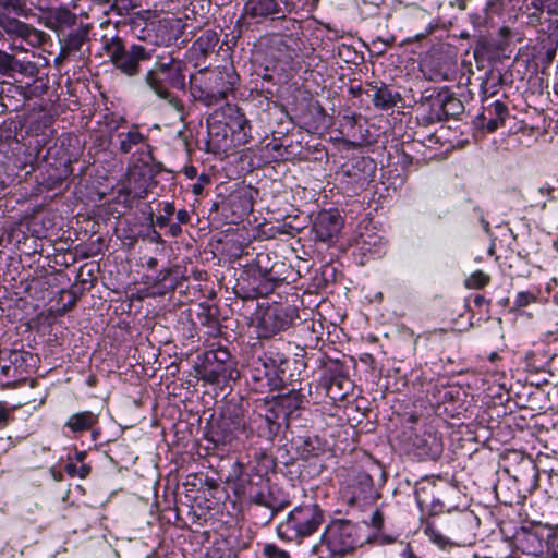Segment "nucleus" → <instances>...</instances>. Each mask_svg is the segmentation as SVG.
Masks as SVG:
<instances>
[{
  "mask_svg": "<svg viewBox=\"0 0 558 558\" xmlns=\"http://www.w3.org/2000/svg\"><path fill=\"white\" fill-rule=\"evenodd\" d=\"M98 422V415L93 413L92 411H83L72 414L65 426L70 428L71 432L77 434L92 429Z\"/></svg>",
  "mask_w": 558,
  "mask_h": 558,
  "instance_id": "15",
  "label": "nucleus"
},
{
  "mask_svg": "<svg viewBox=\"0 0 558 558\" xmlns=\"http://www.w3.org/2000/svg\"><path fill=\"white\" fill-rule=\"evenodd\" d=\"M515 542L517 547L525 555L538 557L544 553V541L536 532L522 530L517 534Z\"/></svg>",
  "mask_w": 558,
  "mask_h": 558,
  "instance_id": "11",
  "label": "nucleus"
},
{
  "mask_svg": "<svg viewBox=\"0 0 558 558\" xmlns=\"http://www.w3.org/2000/svg\"><path fill=\"white\" fill-rule=\"evenodd\" d=\"M156 263H157V260H156L155 258H150V259L148 260V265H149L150 267L155 266V265H156Z\"/></svg>",
  "mask_w": 558,
  "mask_h": 558,
  "instance_id": "42",
  "label": "nucleus"
},
{
  "mask_svg": "<svg viewBox=\"0 0 558 558\" xmlns=\"http://www.w3.org/2000/svg\"><path fill=\"white\" fill-rule=\"evenodd\" d=\"M86 36V32L83 31L71 32L63 41L61 56L65 57L71 52L78 51L85 43Z\"/></svg>",
  "mask_w": 558,
  "mask_h": 558,
  "instance_id": "18",
  "label": "nucleus"
},
{
  "mask_svg": "<svg viewBox=\"0 0 558 558\" xmlns=\"http://www.w3.org/2000/svg\"><path fill=\"white\" fill-rule=\"evenodd\" d=\"M236 76L227 70L216 69L206 74L205 97L209 104L225 100L233 90Z\"/></svg>",
  "mask_w": 558,
  "mask_h": 558,
  "instance_id": "6",
  "label": "nucleus"
},
{
  "mask_svg": "<svg viewBox=\"0 0 558 558\" xmlns=\"http://www.w3.org/2000/svg\"><path fill=\"white\" fill-rule=\"evenodd\" d=\"M202 190H203V187H202V185H199V184H195V185L193 186V192H194L195 194H199V193L202 192Z\"/></svg>",
  "mask_w": 558,
  "mask_h": 558,
  "instance_id": "40",
  "label": "nucleus"
},
{
  "mask_svg": "<svg viewBox=\"0 0 558 558\" xmlns=\"http://www.w3.org/2000/svg\"><path fill=\"white\" fill-rule=\"evenodd\" d=\"M538 193L541 195H547L548 197H553L554 186L545 183L543 186L538 189Z\"/></svg>",
  "mask_w": 558,
  "mask_h": 558,
  "instance_id": "31",
  "label": "nucleus"
},
{
  "mask_svg": "<svg viewBox=\"0 0 558 558\" xmlns=\"http://www.w3.org/2000/svg\"><path fill=\"white\" fill-rule=\"evenodd\" d=\"M314 228L319 240L330 241L340 232L342 219L337 213L324 211L317 217Z\"/></svg>",
  "mask_w": 558,
  "mask_h": 558,
  "instance_id": "8",
  "label": "nucleus"
},
{
  "mask_svg": "<svg viewBox=\"0 0 558 558\" xmlns=\"http://www.w3.org/2000/svg\"><path fill=\"white\" fill-rule=\"evenodd\" d=\"M324 520V511L316 504L299 506L277 526V534L281 539L300 542L315 533Z\"/></svg>",
  "mask_w": 558,
  "mask_h": 558,
  "instance_id": "2",
  "label": "nucleus"
},
{
  "mask_svg": "<svg viewBox=\"0 0 558 558\" xmlns=\"http://www.w3.org/2000/svg\"><path fill=\"white\" fill-rule=\"evenodd\" d=\"M424 534L440 548H445L450 543L449 538L444 536L430 522L424 526Z\"/></svg>",
  "mask_w": 558,
  "mask_h": 558,
  "instance_id": "21",
  "label": "nucleus"
},
{
  "mask_svg": "<svg viewBox=\"0 0 558 558\" xmlns=\"http://www.w3.org/2000/svg\"><path fill=\"white\" fill-rule=\"evenodd\" d=\"M66 472L71 476L77 475V466L75 464H68Z\"/></svg>",
  "mask_w": 558,
  "mask_h": 558,
  "instance_id": "36",
  "label": "nucleus"
},
{
  "mask_svg": "<svg viewBox=\"0 0 558 558\" xmlns=\"http://www.w3.org/2000/svg\"><path fill=\"white\" fill-rule=\"evenodd\" d=\"M225 124L230 131L235 134H242V137L246 140L248 136V130L251 129L248 120L244 112L236 106H228L223 112Z\"/></svg>",
  "mask_w": 558,
  "mask_h": 558,
  "instance_id": "12",
  "label": "nucleus"
},
{
  "mask_svg": "<svg viewBox=\"0 0 558 558\" xmlns=\"http://www.w3.org/2000/svg\"><path fill=\"white\" fill-rule=\"evenodd\" d=\"M195 174H196L195 168L191 167V168L186 169V175L189 178H193Z\"/></svg>",
  "mask_w": 558,
  "mask_h": 558,
  "instance_id": "39",
  "label": "nucleus"
},
{
  "mask_svg": "<svg viewBox=\"0 0 558 558\" xmlns=\"http://www.w3.org/2000/svg\"><path fill=\"white\" fill-rule=\"evenodd\" d=\"M457 1H458V7L460 9H464L465 8L464 0H457Z\"/></svg>",
  "mask_w": 558,
  "mask_h": 558,
  "instance_id": "41",
  "label": "nucleus"
},
{
  "mask_svg": "<svg viewBox=\"0 0 558 558\" xmlns=\"http://www.w3.org/2000/svg\"><path fill=\"white\" fill-rule=\"evenodd\" d=\"M15 13L20 16L27 15V7L25 0H0V15Z\"/></svg>",
  "mask_w": 558,
  "mask_h": 558,
  "instance_id": "20",
  "label": "nucleus"
},
{
  "mask_svg": "<svg viewBox=\"0 0 558 558\" xmlns=\"http://www.w3.org/2000/svg\"><path fill=\"white\" fill-rule=\"evenodd\" d=\"M484 228H485L486 231H488L489 225L487 222H485Z\"/></svg>",
  "mask_w": 558,
  "mask_h": 558,
  "instance_id": "47",
  "label": "nucleus"
},
{
  "mask_svg": "<svg viewBox=\"0 0 558 558\" xmlns=\"http://www.w3.org/2000/svg\"><path fill=\"white\" fill-rule=\"evenodd\" d=\"M535 300H536V298L533 293L522 291L517 294L515 300H514V306L518 308L525 307V306L530 305L531 303L535 302Z\"/></svg>",
  "mask_w": 558,
  "mask_h": 558,
  "instance_id": "26",
  "label": "nucleus"
},
{
  "mask_svg": "<svg viewBox=\"0 0 558 558\" xmlns=\"http://www.w3.org/2000/svg\"><path fill=\"white\" fill-rule=\"evenodd\" d=\"M557 250H558V242L556 243Z\"/></svg>",
  "mask_w": 558,
  "mask_h": 558,
  "instance_id": "49",
  "label": "nucleus"
},
{
  "mask_svg": "<svg viewBox=\"0 0 558 558\" xmlns=\"http://www.w3.org/2000/svg\"><path fill=\"white\" fill-rule=\"evenodd\" d=\"M182 68V63L172 57H168L167 60H158L154 68L146 73V84L157 96L167 99L170 95L163 84L165 82L178 89L185 87Z\"/></svg>",
  "mask_w": 558,
  "mask_h": 558,
  "instance_id": "3",
  "label": "nucleus"
},
{
  "mask_svg": "<svg viewBox=\"0 0 558 558\" xmlns=\"http://www.w3.org/2000/svg\"><path fill=\"white\" fill-rule=\"evenodd\" d=\"M482 300H483V298H482V296H477V298L475 299V302H476L477 304H480V303H482Z\"/></svg>",
  "mask_w": 558,
  "mask_h": 558,
  "instance_id": "44",
  "label": "nucleus"
},
{
  "mask_svg": "<svg viewBox=\"0 0 558 558\" xmlns=\"http://www.w3.org/2000/svg\"><path fill=\"white\" fill-rule=\"evenodd\" d=\"M90 469L89 466L87 465H81L80 468H77V475L81 477V478H84L88 475Z\"/></svg>",
  "mask_w": 558,
  "mask_h": 558,
  "instance_id": "33",
  "label": "nucleus"
},
{
  "mask_svg": "<svg viewBox=\"0 0 558 558\" xmlns=\"http://www.w3.org/2000/svg\"><path fill=\"white\" fill-rule=\"evenodd\" d=\"M234 437L233 430L221 436V438H218V441H221L222 444L230 442Z\"/></svg>",
  "mask_w": 558,
  "mask_h": 558,
  "instance_id": "35",
  "label": "nucleus"
},
{
  "mask_svg": "<svg viewBox=\"0 0 558 558\" xmlns=\"http://www.w3.org/2000/svg\"><path fill=\"white\" fill-rule=\"evenodd\" d=\"M300 404H301V399H300L299 393H296V392H292V393L281 397V405L282 407L296 409L300 407Z\"/></svg>",
  "mask_w": 558,
  "mask_h": 558,
  "instance_id": "27",
  "label": "nucleus"
},
{
  "mask_svg": "<svg viewBox=\"0 0 558 558\" xmlns=\"http://www.w3.org/2000/svg\"><path fill=\"white\" fill-rule=\"evenodd\" d=\"M37 1H38V3H40L43 0H37Z\"/></svg>",
  "mask_w": 558,
  "mask_h": 558,
  "instance_id": "48",
  "label": "nucleus"
},
{
  "mask_svg": "<svg viewBox=\"0 0 558 558\" xmlns=\"http://www.w3.org/2000/svg\"><path fill=\"white\" fill-rule=\"evenodd\" d=\"M253 501L256 505L266 507L271 510V517L275 515L278 511L282 509V506L280 502H278L275 498H272L269 490H259L256 494L253 495Z\"/></svg>",
  "mask_w": 558,
  "mask_h": 558,
  "instance_id": "19",
  "label": "nucleus"
},
{
  "mask_svg": "<svg viewBox=\"0 0 558 558\" xmlns=\"http://www.w3.org/2000/svg\"><path fill=\"white\" fill-rule=\"evenodd\" d=\"M119 148L123 154H128L132 150L134 146H137L145 142V136L138 131L136 126L132 128L128 132L119 133Z\"/></svg>",
  "mask_w": 558,
  "mask_h": 558,
  "instance_id": "17",
  "label": "nucleus"
},
{
  "mask_svg": "<svg viewBox=\"0 0 558 558\" xmlns=\"http://www.w3.org/2000/svg\"><path fill=\"white\" fill-rule=\"evenodd\" d=\"M482 116L487 119L486 129L494 132L504 125L508 116V108L502 101L496 100L484 109Z\"/></svg>",
  "mask_w": 558,
  "mask_h": 558,
  "instance_id": "13",
  "label": "nucleus"
},
{
  "mask_svg": "<svg viewBox=\"0 0 558 558\" xmlns=\"http://www.w3.org/2000/svg\"><path fill=\"white\" fill-rule=\"evenodd\" d=\"M175 211V208H174V205L172 203H166L163 205V215H159L157 218H156V223L159 226V227H166L169 225V218L170 216H172Z\"/></svg>",
  "mask_w": 558,
  "mask_h": 558,
  "instance_id": "24",
  "label": "nucleus"
},
{
  "mask_svg": "<svg viewBox=\"0 0 558 558\" xmlns=\"http://www.w3.org/2000/svg\"><path fill=\"white\" fill-rule=\"evenodd\" d=\"M60 16L64 17V19H71L74 21V16L71 15V13L68 11V10H63L61 13H60Z\"/></svg>",
  "mask_w": 558,
  "mask_h": 558,
  "instance_id": "38",
  "label": "nucleus"
},
{
  "mask_svg": "<svg viewBox=\"0 0 558 558\" xmlns=\"http://www.w3.org/2000/svg\"><path fill=\"white\" fill-rule=\"evenodd\" d=\"M178 223H187L190 220V214L186 209H180L177 213Z\"/></svg>",
  "mask_w": 558,
  "mask_h": 558,
  "instance_id": "30",
  "label": "nucleus"
},
{
  "mask_svg": "<svg viewBox=\"0 0 558 558\" xmlns=\"http://www.w3.org/2000/svg\"><path fill=\"white\" fill-rule=\"evenodd\" d=\"M264 554L267 558H290V555L288 551L277 547L272 544H267L264 547Z\"/></svg>",
  "mask_w": 558,
  "mask_h": 558,
  "instance_id": "25",
  "label": "nucleus"
},
{
  "mask_svg": "<svg viewBox=\"0 0 558 558\" xmlns=\"http://www.w3.org/2000/svg\"><path fill=\"white\" fill-rule=\"evenodd\" d=\"M373 90L374 94L372 96V101L378 109H391L402 100V97L399 93L391 90L386 85L380 87L374 86Z\"/></svg>",
  "mask_w": 558,
  "mask_h": 558,
  "instance_id": "14",
  "label": "nucleus"
},
{
  "mask_svg": "<svg viewBox=\"0 0 558 558\" xmlns=\"http://www.w3.org/2000/svg\"><path fill=\"white\" fill-rule=\"evenodd\" d=\"M235 430L238 429H241V430H244V424L240 425V424H236V426L234 427Z\"/></svg>",
  "mask_w": 558,
  "mask_h": 558,
  "instance_id": "43",
  "label": "nucleus"
},
{
  "mask_svg": "<svg viewBox=\"0 0 558 558\" xmlns=\"http://www.w3.org/2000/svg\"><path fill=\"white\" fill-rule=\"evenodd\" d=\"M170 102L177 108V110L181 111L183 109V105L178 99H170Z\"/></svg>",
  "mask_w": 558,
  "mask_h": 558,
  "instance_id": "37",
  "label": "nucleus"
},
{
  "mask_svg": "<svg viewBox=\"0 0 558 558\" xmlns=\"http://www.w3.org/2000/svg\"><path fill=\"white\" fill-rule=\"evenodd\" d=\"M402 556L404 558H420L418 556H416L412 548L410 546H408L403 551H402Z\"/></svg>",
  "mask_w": 558,
  "mask_h": 558,
  "instance_id": "34",
  "label": "nucleus"
},
{
  "mask_svg": "<svg viewBox=\"0 0 558 558\" xmlns=\"http://www.w3.org/2000/svg\"><path fill=\"white\" fill-rule=\"evenodd\" d=\"M360 545L357 529L349 520H333L326 527L319 542L313 547L317 558H343Z\"/></svg>",
  "mask_w": 558,
  "mask_h": 558,
  "instance_id": "1",
  "label": "nucleus"
},
{
  "mask_svg": "<svg viewBox=\"0 0 558 558\" xmlns=\"http://www.w3.org/2000/svg\"><path fill=\"white\" fill-rule=\"evenodd\" d=\"M83 457H84V452H80L78 456H77L78 460H82Z\"/></svg>",
  "mask_w": 558,
  "mask_h": 558,
  "instance_id": "46",
  "label": "nucleus"
},
{
  "mask_svg": "<svg viewBox=\"0 0 558 558\" xmlns=\"http://www.w3.org/2000/svg\"><path fill=\"white\" fill-rule=\"evenodd\" d=\"M15 57L3 50H0V74L4 76H12L15 71L14 68Z\"/></svg>",
  "mask_w": 558,
  "mask_h": 558,
  "instance_id": "22",
  "label": "nucleus"
},
{
  "mask_svg": "<svg viewBox=\"0 0 558 558\" xmlns=\"http://www.w3.org/2000/svg\"><path fill=\"white\" fill-rule=\"evenodd\" d=\"M489 282V276L477 270L473 272L466 280L465 286L469 289H481Z\"/></svg>",
  "mask_w": 558,
  "mask_h": 558,
  "instance_id": "23",
  "label": "nucleus"
},
{
  "mask_svg": "<svg viewBox=\"0 0 558 558\" xmlns=\"http://www.w3.org/2000/svg\"><path fill=\"white\" fill-rule=\"evenodd\" d=\"M105 50L111 63L128 76H134L140 72V62L150 59V53L141 45H132L125 48L118 37L106 44Z\"/></svg>",
  "mask_w": 558,
  "mask_h": 558,
  "instance_id": "4",
  "label": "nucleus"
},
{
  "mask_svg": "<svg viewBox=\"0 0 558 558\" xmlns=\"http://www.w3.org/2000/svg\"><path fill=\"white\" fill-rule=\"evenodd\" d=\"M169 232L172 236H179L182 232L180 223H169Z\"/></svg>",
  "mask_w": 558,
  "mask_h": 558,
  "instance_id": "32",
  "label": "nucleus"
},
{
  "mask_svg": "<svg viewBox=\"0 0 558 558\" xmlns=\"http://www.w3.org/2000/svg\"><path fill=\"white\" fill-rule=\"evenodd\" d=\"M10 421V409L5 403L0 402V428L5 427Z\"/></svg>",
  "mask_w": 558,
  "mask_h": 558,
  "instance_id": "28",
  "label": "nucleus"
},
{
  "mask_svg": "<svg viewBox=\"0 0 558 558\" xmlns=\"http://www.w3.org/2000/svg\"><path fill=\"white\" fill-rule=\"evenodd\" d=\"M246 12L254 17L268 16L277 12L275 0H250L246 3Z\"/></svg>",
  "mask_w": 558,
  "mask_h": 558,
  "instance_id": "16",
  "label": "nucleus"
},
{
  "mask_svg": "<svg viewBox=\"0 0 558 558\" xmlns=\"http://www.w3.org/2000/svg\"><path fill=\"white\" fill-rule=\"evenodd\" d=\"M0 26L9 36L22 38L33 47L41 45L45 38L44 32L9 14L0 15Z\"/></svg>",
  "mask_w": 558,
  "mask_h": 558,
  "instance_id": "7",
  "label": "nucleus"
},
{
  "mask_svg": "<svg viewBox=\"0 0 558 558\" xmlns=\"http://www.w3.org/2000/svg\"><path fill=\"white\" fill-rule=\"evenodd\" d=\"M342 495L348 504L361 508L372 505L379 497L373 478L365 472L353 474L342 486Z\"/></svg>",
  "mask_w": 558,
  "mask_h": 558,
  "instance_id": "5",
  "label": "nucleus"
},
{
  "mask_svg": "<svg viewBox=\"0 0 558 558\" xmlns=\"http://www.w3.org/2000/svg\"><path fill=\"white\" fill-rule=\"evenodd\" d=\"M384 518L379 510H375L371 518V523L374 527L380 529L383 524Z\"/></svg>",
  "mask_w": 558,
  "mask_h": 558,
  "instance_id": "29",
  "label": "nucleus"
},
{
  "mask_svg": "<svg viewBox=\"0 0 558 558\" xmlns=\"http://www.w3.org/2000/svg\"><path fill=\"white\" fill-rule=\"evenodd\" d=\"M287 326L288 322L279 310L268 308L259 319V337L269 338L286 329Z\"/></svg>",
  "mask_w": 558,
  "mask_h": 558,
  "instance_id": "10",
  "label": "nucleus"
},
{
  "mask_svg": "<svg viewBox=\"0 0 558 558\" xmlns=\"http://www.w3.org/2000/svg\"><path fill=\"white\" fill-rule=\"evenodd\" d=\"M541 1H542V3H545V2L554 3V2H556L557 0H541Z\"/></svg>",
  "mask_w": 558,
  "mask_h": 558,
  "instance_id": "45",
  "label": "nucleus"
},
{
  "mask_svg": "<svg viewBox=\"0 0 558 558\" xmlns=\"http://www.w3.org/2000/svg\"><path fill=\"white\" fill-rule=\"evenodd\" d=\"M409 441L414 453L420 458H435L440 452V444L430 433L410 434Z\"/></svg>",
  "mask_w": 558,
  "mask_h": 558,
  "instance_id": "9",
  "label": "nucleus"
}]
</instances>
